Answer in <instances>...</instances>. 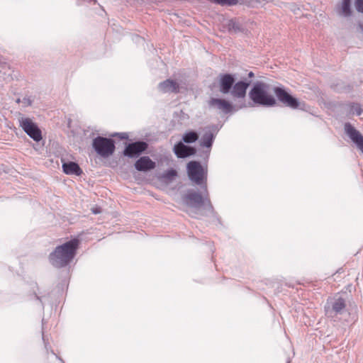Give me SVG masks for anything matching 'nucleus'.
I'll list each match as a JSON object with an SVG mask.
<instances>
[{"label":"nucleus","mask_w":363,"mask_h":363,"mask_svg":"<svg viewBox=\"0 0 363 363\" xmlns=\"http://www.w3.org/2000/svg\"><path fill=\"white\" fill-rule=\"evenodd\" d=\"M79 244V240L74 238L56 247L49 256L50 263L57 268L68 265L74 258Z\"/></svg>","instance_id":"f257e3e1"},{"label":"nucleus","mask_w":363,"mask_h":363,"mask_svg":"<svg viewBox=\"0 0 363 363\" xmlns=\"http://www.w3.org/2000/svg\"><path fill=\"white\" fill-rule=\"evenodd\" d=\"M204 191L203 194H201L194 190L190 189L182 196V201L185 205L191 208L189 214L193 217H196L195 214H197L201 208H203L210 214L214 215L215 211L212 203L208 196V192L207 186L205 185Z\"/></svg>","instance_id":"f03ea898"},{"label":"nucleus","mask_w":363,"mask_h":363,"mask_svg":"<svg viewBox=\"0 0 363 363\" xmlns=\"http://www.w3.org/2000/svg\"><path fill=\"white\" fill-rule=\"evenodd\" d=\"M250 85L249 82L240 81L235 83V79L230 74H221L218 76V89L221 94H228L239 99H244Z\"/></svg>","instance_id":"7ed1b4c3"},{"label":"nucleus","mask_w":363,"mask_h":363,"mask_svg":"<svg viewBox=\"0 0 363 363\" xmlns=\"http://www.w3.org/2000/svg\"><path fill=\"white\" fill-rule=\"evenodd\" d=\"M269 86L262 82H257L249 92V97L252 103L250 102L253 106L254 104L265 107L273 106L276 104V100L269 91Z\"/></svg>","instance_id":"20e7f679"},{"label":"nucleus","mask_w":363,"mask_h":363,"mask_svg":"<svg viewBox=\"0 0 363 363\" xmlns=\"http://www.w3.org/2000/svg\"><path fill=\"white\" fill-rule=\"evenodd\" d=\"M189 179L197 185L204 183L206 185L207 169L201 166L199 162L191 161L186 166Z\"/></svg>","instance_id":"39448f33"},{"label":"nucleus","mask_w":363,"mask_h":363,"mask_svg":"<svg viewBox=\"0 0 363 363\" xmlns=\"http://www.w3.org/2000/svg\"><path fill=\"white\" fill-rule=\"evenodd\" d=\"M93 147L98 155L103 157H108L115 150L114 141L111 138L98 136L93 140Z\"/></svg>","instance_id":"423d86ee"},{"label":"nucleus","mask_w":363,"mask_h":363,"mask_svg":"<svg viewBox=\"0 0 363 363\" xmlns=\"http://www.w3.org/2000/svg\"><path fill=\"white\" fill-rule=\"evenodd\" d=\"M345 300L339 296H334L328 299L325 306V314L328 317L334 318L337 315H341L345 310Z\"/></svg>","instance_id":"0eeeda50"},{"label":"nucleus","mask_w":363,"mask_h":363,"mask_svg":"<svg viewBox=\"0 0 363 363\" xmlns=\"http://www.w3.org/2000/svg\"><path fill=\"white\" fill-rule=\"evenodd\" d=\"M208 105L211 108L220 111L224 113L236 111L239 109L252 106L250 103L246 104L243 102L239 106L235 105L233 106L229 101H226L225 99L216 98H211L208 101Z\"/></svg>","instance_id":"6e6552de"},{"label":"nucleus","mask_w":363,"mask_h":363,"mask_svg":"<svg viewBox=\"0 0 363 363\" xmlns=\"http://www.w3.org/2000/svg\"><path fill=\"white\" fill-rule=\"evenodd\" d=\"M18 121L20 127L33 140L39 142L42 139L41 130L31 119L29 118H21Z\"/></svg>","instance_id":"1a4fd4ad"},{"label":"nucleus","mask_w":363,"mask_h":363,"mask_svg":"<svg viewBox=\"0 0 363 363\" xmlns=\"http://www.w3.org/2000/svg\"><path fill=\"white\" fill-rule=\"evenodd\" d=\"M274 92L278 100L286 106L290 107L293 109L299 108L300 102L298 100L286 92L285 89L281 87H275L274 89Z\"/></svg>","instance_id":"9d476101"},{"label":"nucleus","mask_w":363,"mask_h":363,"mask_svg":"<svg viewBox=\"0 0 363 363\" xmlns=\"http://www.w3.org/2000/svg\"><path fill=\"white\" fill-rule=\"evenodd\" d=\"M344 130L346 135L363 154V135L350 123H345Z\"/></svg>","instance_id":"9b49d317"},{"label":"nucleus","mask_w":363,"mask_h":363,"mask_svg":"<svg viewBox=\"0 0 363 363\" xmlns=\"http://www.w3.org/2000/svg\"><path fill=\"white\" fill-rule=\"evenodd\" d=\"M147 148V144L143 141H138L128 144L123 152L125 156L136 157Z\"/></svg>","instance_id":"f8f14e48"},{"label":"nucleus","mask_w":363,"mask_h":363,"mask_svg":"<svg viewBox=\"0 0 363 363\" xmlns=\"http://www.w3.org/2000/svg\"><path fill=\"white\" fill-rule=\"evenodd\" d=\"M216 135V130L214 127H206L203 129V134L200 140V145L207 148H211Z\"/></svg>","instance_id":"ddd939ff"},{"label":"nucleus","mask_w":363,"mask_h":363,"mask_svg":"<svg viewBox=\"0 0 363 363\" xmlns=\"http://www.w3.org/2000/svg\"><path fill=\"white\" fill-rule=\"evenodd\" d=\"M173 150L179 158H185L196 153L194 147L184 145L183 142L175 144Z\"/></svg>","instance_id":"4468645a"},{"label":"nucleus","mask_w":363,"mask_h":363,"mask_svg":"<svg viewBox=\"0 0 363 363\" xmlns=\"http://www.w3.org/2000/svg\"><path fill=\"white\" fill-rule=\"evenodd\" d=\"M158 89L162 93L177 94L179 91V85L176 81L168 79L158 84Z\"/></svg>","instance_id":"2eb2a0df"},{"label":"nucleus","mask_w":363,"mask_h":363,"mask_svg":"<svg viewBox=\"0 0 363 363\" xmlns=\"http://www.w3.org/2000/svg\"><path fill=\"white\" fill-rule=\"evenodd\" d=\"M135 167L138 171L146 172L154 169L155 167V162L149 157L143 156L135 162Z\"/></svg>","instance_id":"dca6fc26"},{"label":"nucleus","mask_w":363,"mask_h":363,"mask_svg":"<svg viewBox=\"0 0 363 363\" xmlns=\"http://www.w3.org/2000/svg\"><path fill=\"white\" fill-rule=\"evenodd\" d=\"M345 108L347 116H359L363 113V106L357 102H350L347 104Z\"/></svg>","instance_id":"f3484780"},{"label":"nucleus","mask_w":363,"mask_h":363,"mask_svg":"<svg viewBox=\"0 0 363 363\" xmlns=\"http://www.w3.org/2000/svg\"><path fill=\"white\" fill-rule=\"evenodd\" d=\"M63 172L66 174H74L79 176L82 174V171L78 164L74 162H65L62 164Z\"/></svg>","instance_id":"a211bd4d"},{"label":"nucleus","mask_w":363,"mask_h":363,"mask_svg":"<svg viewBox=\"0 0 363 363\" xmlns=\"http://www.w3.org/2000/svg\"><path fill=\"white\" fill-rule=\"evenodd\" d=\"M337 12L339 15L348 17L351 15V0H342L337 7Z\"/></svg>","instance_id":"6ab92c4d"},{"label":"nucleus","mask_w":363,"mask_h":363,"mask_svg":"<svg viewBox=\"0 0 363 363\" xmlns=\"http://www.w3.org/2000/svg\"><path fill=\"white\" fill-rule=\"evenodd\" d=\"M228 28L229 30H233L235 33L243 31L242 26L236 19L230 20L228 23Z\"/></svg>","instance_id":"aec40b11"},{"label":"nucleus","mask_w":363,"mask_h":363,"mask_svg":"<svg viewBox=\"0 0 363 363\" xmlns=\"http://www.w3.org/2000/svg\"><path fill=\"white\" fill-rule=\"evenodd\" d=\"M199 138V135L195 131H189L184 134L182 140L184 143H192L196 142Z\"/></svg>","instance_id":"412c9836"},{"label":"nucleus","mask_w":363,"mask_h":363,"mask_svg":"<svg viewBox=\"0 0 363 363\" xmlns=\"http://www.w3.org/2000/svg\"><path fill=\"white\" fill-rule=\"evenodd\" d=\"M212 2L220 4V5H235L238 3V0H210Z\"/></svg>","instance_id":"4be33fe9"},{"label":"nucleus","mask_w":363,"mask_h":363,"mask_svg":"<svg viewBox=\"0 0 363 363\" xmlns=\"http://www.w3.org/2000/svg\"><path fill=\"white\" fill-rule=\"evenodd\" d=\"M177 175V172L175 169H168L164 174V177L167 180L173 179Z\"/></svg>","instance_id":"5701e85b"},{"label":"nucleus","mask_w":363,"mask_h":363,"mask_svg":"<svg viewBox=\"0 0 363 363\" xmlns=\"http://www.w3.org/2000/svg\"><path fill=\"white\" fill-rule=\"evenodd\" d=\"M355 6L359 12L363 13V0H356Z\"/></svg>","instance_id":"b1692460"},{"label":"nucleus","mask_w":363,"mask_h":363,"mask_svg":"<svg viewBox=\"0 0 363 363\" xmlns=\"http://www.w3.org/2000/svg\"><path fill=\"white\" fill-rule=\"evenodd\" d=\"M91 211L94 214H99L101 212V208L99 206L91 208Z\"/></svg>","instance_id":"393cba45"},{"label":"nucleus","mask_w":363,"mask_h":363,"mask_svg":"<svg viewBox=\"0 0 363 363\" xmlns=\"http://www.w3.org/2000/svg\"><path fill=\"white\" fill-rule=\"evenodd\" d=\"M35 298L38 301H39L41 303V306L43 308V299L44 296H39L38 295H35Z\"/></svg>","instance_id":"a878e982"},{"label":"nucleus","mask_w":363,"mask_h":363,"mask_svg":"<svg viewBox=\"0 0 363 363\" xmlns=\"http://www.w3.org/2000/svg\"><path fill=\"white\" fill-rule=\"evenodd\" d=\"M43 340L44 342V344H45V349L48 350V343L46 342L45 339V336H44V334L43 333Z\"/></svg>","instance_id":"bb28decb"},{"label":"nucleus","mask_w":363,"mask_h":363,"mask_svg":"<svg viewBox=\"0 0 363 363\" xmlns=\"http://www.w3.org/2000/svg\"><path fill=\"white\" fill-rule=\"evenodd\" d=\"M120 137L122 139H125V138H128V135L126 133H120Z\"/></svg>","instance_id":"cd10ccee"},{"label":"nucleus","mask_w":363,"mask_h":363,"mask_svg":"<svg viewBox=\"0 0 363 363\" xmlns=\"http://www.w3.org/2000/svg\"><path fill=\"white\" fill-rule=\"evenodd\" d=\"M248 76H249L250 77H252L254 76L253 72H250L248 74Z\"/></svg>","instance_id":"c85d7f7f"},{"label":"nucleus","mask_w":363,"mask_h":363,"mask_svg":"<svg viewBox=\"0 0 363 363\" xmlns=\"http://www.w3.org/2000/svg\"><path fill=\"white\" fill-rule=\"evenodd\" d=\"M27 104L28 105H30L31 104V101L29 99H28V104Z\"/></svg>","instance_id":"c756f323"},{"label":"nucleus","mask_w":363,"mask_h":363,"mask_svg":"<svg viewBox=\"0 0 363 363\" xmlns=\"http://www.w3.org/2000/svg\"><path fill=\"white\" fill-rule=\"evenodd\" d=\"M24 100H26V103H27V104H28V99H24Z\"/></svg>","instance_id":"7c9ffc66"},{"label":"nucleus","mask_w":363,"mask_h":363,"mask_svg":"<svg viewBox=\"0 0 363 363\" xmlns=\"http://www.w3.org/2000/svg\"><path fill=\"white\" fill-rule=\"evenodd\" d=\"M62 363H65L62 359H60Z\"/></svg>","instance_id":"2f4dec72"}]
</instances>
